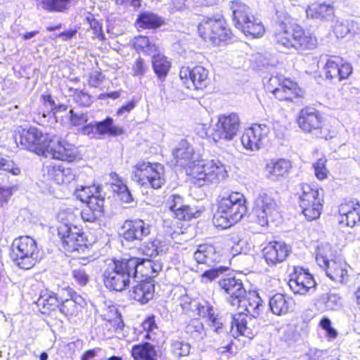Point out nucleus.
Instances as JSON below:
<instances>
[{
  "instance_id": "nucleus-35",
  "label": "nucleus",
  "mask_w": 360,
  "mask_h": 360,
  "mask_svg": "<svg viewBox=\"0 0 360 360\" xmlns=\"http://www.w3.org/2000/svg\"><path fill=\"white\" fill-rule=\"evenodd\" d=\"M165 23V20L149 11H144L139 15L136 19V24L145 29H156Z\"/></svg>"
},
{
  "instance_id": "nucleus-44",
  "label": "nucleus",
  "mask_w": 360,
  "mask_h": 360,
  "mask_svg": "<svg viewBox=\"0 0 360 360\" xmlns=\"http://www.w3.org/2000/svg\"><path fill=\"white\" fill-rule=\"evenodd\" d=\"M143 52L148 56L156 53L157 49L152 41L146 36H136V52Z\"/></svg>"
},
{
  "instance_id": "nucleus-25",
  "label": "nucleus",
  "mask_w": 360,
  "mask_h": 360,
  "mask_svg": "<svg viewBox=\"0 0 360 360\" xmlns=\"http://www.w3.org/2000/svg\"><path fill=\"white\" fill-rule=\"evenodd\" d=\"M193 259L198 264L213 266L221 260V255L211 244L199 245L193 253Z\"/></svg>"
},
{
  "instance_id": "nucleus-23",
  "label": "nucleus",
  "mask_w": 360,
  "mask_h": 360,
  "mask_svg": "<svg viewBox=\"0 0 360 360\" xmlns=\"http://www.w3.org/2000/svg\"><path fill=\"white\" fill-rule=\"evenodd\" d=\"M290 252V248L285 243L274 241L263 249V255L266 263L272 266L283 262Z\"/></svg>"
},
{
  "instance_id": "nucleus-47",
  "label": "nucleus",
  "mask_w": 360,
  "mask_h": 360,
  "mask_svg": "<svg viewBox=\"0 0 360 360\" xmlns=\"http://www.w3.org/2000/svg\"><path fill=\"white\" fill-rule=\"evenodd\" d=\"M191 345L180 339L171 340V351L176 357L186 356L189 354Z\"/></svg>"
},
{
  "instance_id": "nucleus-43",
  "label": "nucleus",
  "mask_w": 360,
  "mask_h": 360,
  "mask_svg": "<svg viewBox=\"0 0 360 360\" xmlns=\"http://www.w3.org/2000/svg\"><path fill=\"white\" fill-rule=\"evenodd\" d=\"M136 360H158L154 346L148 342L136 345Z\"/></svg>"
},
{
  "instance_id": "nucleus-4",
  "label": "nucleus",
  "mask_w": 360,
  "mask_h": 360,
  "mask_svg": "<svg viewBox=\"0 0 360 360\" xmlns=\"http://www.w3.org/2000/svg\"><path fill=\"white\" fill-rule=\"evenodd\" d=\"M236 306H238L239 311L231 315V328L236 327L238 334L252 338L255 331L250 322L262 310L263 300L258 294H250L248 297L247 295L243 297Z\"/></svg>"
},
{
  "instance_id": "nucleus-59",
  "label": "nucleus",
  "mask_w": 360,
  "mask_h": 360,
  "mask_svg": "<svg viewBox=\"0 0 360 360\" xmlns=\"http://www.w3.org/2000/svg\"><path fill=\"white\" fill-rule=\"evenodd\" d=\"M74 100L76 103L82 106H89L91 103V96L83 91L75 92L74 94Z\"/></svg>"
},
{
  "instance_id": "nucleus-36",
  "label": "nucleus",
  "mask_w": 360,
  "mask_h": 360,
  "mask_svg": "<svg viewBox=\"0 0 360 360\" xmlns=\"http://www.w3.org/2000/svg\"><path fill=\"white\" fill-rule=\"evenodd\" d=\"M151 63L153 70L158 77L160 80H164L171 68L170 62L165 56L154 53L152 55Z\"/></svg>"
},
{
  "instance_id": "nucleus-16",
  "label": "nucleus",
  "mask_w": 360,
  "mask_h": 360,
  "mask_svg": "<svg viewBox=\"0 0 360 360\" xmlns=\"http://www.w3.org/2000/svg\"><path fill=\"white\" fill-rule=\"evenodd\" d=\"M49 143L46 153L54 159L71 162L79 158L77 148L60 136H51Z\"/></svg>"
},
{
  "instance_id": "nucleus-56",
  "label": "nucleus",
  "mask_w": 360,
  "mask_h": 360,
  "mask_svg": "<svg viewBox=\"0 0 360 360\" xmlns=\"http://www.w3.org/2000/svg\"><path fill=\"white\" fill-rule=\"evenodd\" d=\"M49 175L58 184H64L62 165H53L48 167Z\"/></svg>"
},
{
  "instance_id": "nucleus-52",
  "label": "nucleus",
  "mask_w": 360,
  "mask_h": 360,
  "mask_svg": "<svg viewBox=\"0 0 360 360\" xmlns=\"http://www.w3.org/2000/svg\"><path fill=\"white\" fill-rule=\"evenodd\" d=\"M349 32V22L347 20H336L333 32L338 38L345 37Z\"/></svg>"
},
{
  "instance_id": "nucleus-10",
  "label": "nucleus",
  "mask_w": 360,
  "mask_h": 360,
  "mask_svg": "<svg viewBox=\"0 0 360 360\" xmlns=\"http://www.w3.org/2000/svg\"><path fill=\"white\" fill-rule=\"evenodd\" d=\"M58 236L62 242V247L73 257H80L90 252L84 233H80L76 226H70L68 224H61L58 227Z\"/></svg>"
},
{
  "instance_id": "nucleus-53",
  "label": "nucleus",
  "mask_w": 360,
  "mask_h": 360,
  "mask_svg": "<svg viewBox=\"0 0 360 360\" xmlns=\"http://www.w3.org/2000/svg\"><path fill=\"white\" fill-rule=\"evenodd\" d=\"M356 205H359V202L351 200L342 203L339 207V214L340 216V223H345V219L349 214V212L354 210Z\"/></svg>"
},
{
  "instance_id": "nucleus-7",
  "label": "nucleus",
  "mask_w": 360,
  "mask_h": 360,
  "mask_svg": "<svg viewBox=\"0 0 360 360\" xmlns=\"http://www.w3.org/2000/svg\"><path fill=\"white\" fill-rule=\"evenodd\" d=\"M11 249V258L22 269H31L40 259L37 242L30 236H25L15 238Z\"/></svg>"
},
{
  "instance_id": "nucleus-42",
  "label": "nucleus",
  "mask_w": 360,
  "mask_h": 360,
  "mask_svg": "<svg viewBox=\"0 0 360 360\" xmlns=\"http://www.w3.org/2000/svg\"><path fill=\"white\" fill-rule=\"evenodd\" d=\"M154 295V285L150 282H145L136 285V301L145 304L152 300Z\"/></svg>"
},
{
  "instance_id": "nucleus-60",
  "label": "nucleus",
  "mask_w": 360,
  "mask_h": 360,
  "mask_svg": "<svg viewBox=\"0 0 360 360\" xmlns=\"http://www.w3.org/2000/svg\"><path fill=\"white\" fill-rule=\"evenodd\" d=\"M104 78L105 77L101 71H92L89 75V84L92 87H98L102 84Z\"/></svg>"
},
{
  "instance_id": "nucleus-9",
  "label": "nucleus",
  "mask_w": 360,
  "mask_h": 360,
  "mask_svg": "<svg viewBox=\"0 0 360 360\" xmlns=\"http://www.w3.org/2000/svg\"><path fill=\"white\" fill-rule=\"evenodd\" d=\"M299 196V206L309 221L319 217L323 210V191L316 186L300 184L297 192Z\"/></svg>"
},
{
  "instance_id": "nucleus-45",
  "label": "nucleus",
  "mask_w": 360,
  "mask_h": 360,
  "mask_svg": "<svg viewBox=\"0 0 360 360\" xmlns=\"http://www.w3.org/2000/svg\"><path fill=\"white\" fill-rule=\"evenodd\" d=\"M141 328L142 330L137 335L136 340H139L141 336H143L144 340H152V333L154 329L158 328L154 315L148 316L141 324Z\"/></svg>"
},
{
  "instance_id": "nucleus-57",
  "label": "nucleus",
  "mask_w": 360,
  "mask_h": 360,
  "mask_svg": "<svg viewBox=\"0 0 360 360\" xmlns=\"http://www.w3.org/2000/svg\"><path fill=\"white\" fill-rule=\"evenodd\" d=\"M70 120L74 126H81L86 124L89 120V116L86 113H76L73 110H70Z\"/></svg>"
},
{
  "instance_id": "nucleus-2",
  "label": "nucleus",
  "mask_w": 360,
  "mask_h": 360,
  "mask_svg": "<svg viewBox=\"0 0 360 360\" xmlns=\"http://www.w3.org/2000/svg\"><path fill=\"white\" fill-rule=\"evenodd\" d=\"M217 210L214 215L216 226L226 229L239 221L247 212L244 195L232 192L219 196Z\"/></svg>"
},
{
  "instance_id": "nucleus-5",
  "label": "nucleus",
  "mask_w": 360,
  "mask_h": 360,
  "mask_svg": "<svg viewBox=\"0 0 360 360\" xmlns=\"http://www.w3.org/2000/svg\"><path fill=\"white\" fill-rule=\"evenodd\" d=\"M274 40L278 48H294L298 51L313 49L317 45L314 35L305 32L299 25L292 27L285 22L278 25L274 34Z\"/></svg>"
},
{
  "instance_id": "nucleus-22",
  "label": "nucleus",
  "mask_w": 360,
  "mask_h": 360,
  "mask_svg": "<svg viewBox=\"0 0 360 360\" xmlns=\"http://www.w3.org/2000/svg\"><path fill=\"white\" fill-rule=\"evenodd\" d=\"M274 96L281 101L298 103L303 97V91L297 86L295 82L290 79L282 80L279 86L272 89Z\"/></svg>"
},
{
  "instance_id": "nucleus-54",
  "label": "nucleus",
  "mask_w": 360,
  "mask_h": 360,
  "mask_svg": "<svg viewBox=\"0 0 360 360\" xmlns=\"http://www.w3.org/2000/svg\"><path fill=\"white\" fill-rule=\"evenodd\" d=\"M346 226L353 227L360 223V204L356 205L345 219Z\"/></svg>"
},
{
  "instance_id": "nucleus-28",
  "label": "nucleus",
  "mask_w": 360,
  "mask_h": 360,
  "mask_svg": "<svg viewBox=\"0 0 360 360\" xmlns=\"http://www.w3.org/2000/svg\"><path fill=\"white\" fill-rule=\"evenodd\" d=\"M269 304L273 314L281 316L293 311L295 302L290 297L277 293L269 299Z\"/></svg>"
},
{
  "instance_id": "nucleus-29",
  "label": "nucleus",
  "mask_w": 360,
  "mask_h": 360,
  "mask_svg": "<svg viewBox=\"0 0 360 360\" xmlns=\"http://www.w3.org/2000/svg\"><path fill=\"white\" fill-rule=\"evenodd\" d=\"M314 306L321 312L336 311L341 308V297L336 293H323L315 300Z\"/></svg>"
},
{
  "instance_id": "nucleus-13",
  "label": "nucleus",
  "mask_w": 360,
  "mask_h": 360,
  "mask_svg": "<svg viewBox=\"0 0 360 360\" xmlns=\"http://www.w3.org/2000/svg\"><path fill=\"white\" fill-rule=\"evenodd\" d=\"M51 135L43 134L36 127L23 129L20 136V143L22 147L37 155H46Z\"/></svg>"
},
{
  "instance_id": "nucleus-49",
  "label": "nucleus",
  "mask_w": 360,
  "mask_h": 360,
  "mask_svg": "<svg viewBox=\"0 0 360 360\" xmlns=\"http://www.w3.org/2000/svg\"><path fill=\"white\" fill-rule=\"evenodd\" d=\"M228 269L225 266L212 267L204 271L201 275V281L202 283L212 282L221 274L226 271Z\"/></svg>"
},
{
  "instance_id": "nucleus-26",
  "label": "nucleus",
  "mask_w": 360,
  "mask_h": 360,
  "mask_svg": "<svg viewBox=\"0 0 360 360\" xmlns=\"http://www.w3.org/2000/svg\"><path fill=\"white\" fill-rule=\"evenodd\" d=\"M196 309L200 316L207 318L210 323V326L214 328L217 333H221L223 328L224 323L221 317H219L216 312L217 309L207 301L199 302L196 306Z\"/></svg>"
},
{
  "instance_id": "nucleus-30",
  "label": "nucleus",
  "mask_w": 360,
  "mask_h": 360,
  "mask_svg": "<svg viewBox=\"0 0 360 360\" xmlns=\"http://www.w3.org/2000/svg\"><path fill=\"white\" fill-rule=\"evenodd\" d=\"M103 206L104 199L92 198L81 212L82 219L84 221L94 222L102 216Z\"/></svg>"
},
{
  "instance_id": "nucleus-20",
  "label": "nucleus",
  "mask_w": 360,
  "mask_h": 360,
  "mask_svg": "<svg viewBox=\"0 0 360 360\" xmlns=\"http://www.w3.org/2000/svg\"><path fill=\"white\" fill-rule=\"evenodd\" d=\"M219 285L228 295L227 302L232 306H236L243 297L247 295V291L240 279L235 277H227L219 281Z\"/></svg>"
},
{
  "instance_id": "nucleus-17",
  "label": "nucleus",
  "mask_w": 360,
  "mask_h": 360,
  "mask_svg": "<svg viewBox=\"0 0 360 360\" xmlns=\"http://www.w3.org/2000/svg\"><path fill=\"white\" fill-rule=\"evenodd\" d=\"M239 127L240 120L237 114L221 115L214 129L213 139L216 142L231 141L237 135Z\"/></svg>"
},
{
  "instance_id": "nucleus-64",
  "label": "nucleus",
  "mask_w": 360,
  "mask_h": 360,
  "mask_svg": "<svg viewBox=\"0 0 360 360\" xmlns=\"http://www.w3.org/2000/svg\"><path fill=\"white\" fill-rule=\"evenodd\" d=\"M82 132L84 135L89 136L91 138L96 137V135L98 134L96 122L84 126L82 128Z\"/></svg>"
},
{
  "instance_id": "nucleus-3",
  "label": "nucleus",
  "mask_w": 360,
  "mask_h": 360,
  "mask_svg": "<svg viewBox=\"0 0 360 360\" xmlns=\"http://www.w3.org/2000/svg\"><path fill=\"white\" fill-rule=\"evenodd\" d=\"M130 277L135 278L134 258L105 260L103 281L106 288L121 292L129 286Z\"/></svg>"
},
{
  "instance_id": "nucleus-32",
  "label": "nucleus",
  "mask_w": 360,
  "mask_h": 360,
  "mask_svg": "<svg viewBox=\"0 0 360 360\" xmlns=\"http://www.w3.org/2000/svg\"><path fill=\"white\" fill-rule=\"evenodd\" d=\"M73 0H36L38 9L49 13H63L68 11Z\"/></svg>"
},
{
  "instance_id": "nucleus-55",
  "label": "nucleus",
  "mask_w": 360,
  "mask_h": 360,
  "mask_svg": "<svg viewBox=\"0 0 360 360\" xmlns=\"http://www.w3.org/2000/svg\"><path fill=\"white\" fill-rule=\"evenodd\" d=\"M150 233V225L142 219H136V240H142Z\"/></svg>"
},
{
  "instance_id": "nucleus-24",
  "label": "nucleus",
  "mask_w": 360,
  "mask_h": 360,
  "mask_svg": "<svg viewBox=\"0 0 360 360\" xmlns=\"http://www.w3.org/2000/svg\"><path fill=\"white\" fill-rule=\"evenodd\" d=\"M292 168L291 162L284 158L270 160L265 167L266 176L271 181L286 178Z\"/></svg>"
},
{
  "instance_id": "nucleus-1",
  "label": "nucleus",
  "mask_w": 360,
  "mask_h": 360,
  "mask_svg": "<svg viewBox=\"0 0 360 360\" xmlns=\"http://www.w3.org/2000/svg\"><path fill=\"white\" fill-rule=\"evenodd\" d=\"M173 155L180 165L188 167L187 172L192 176V182L198 187L217 184L227 176L226 169L218 160H193L194 150L185 139H181L174 148Z\"/></svg>"
},
{
  "instance_id": "nucleus-27",
  "label": "nucleus",
  "mask_w": 360,
  "mask_h": 360,
  "mask_svg": "<svg viewBox=\"0 0 360 360\" xmlns=\"http://www.w3.org/2000/svg\"><path fill=\"white\" fill-rule=\"evenodd\" d=\"M167 205L179 220L189 221L194 217L192 209L189 206L184 205L183 198L179 195H170L167 200Z\"/></svg>"
},
{
  "instance_id": "nucleus-31",
  "label": "nucleus",
  "mask_w": 360,
  "mask_h": 360,
  "mask_svg": "<svg viewBox=\"0 0 360 360\" xmlns=\"http://www.w3.org/2000/svg\"><path fill=\"white\" fill-rule=\"evenodd\" d=\"M307 15L311 19L329 20L334 13L333 7L325 3H314L308 6L306 10Z\"/></svg>"
},
{
  "instance_id": "nucleus-61",
  "label": "nucleus",
  "mask_w": 360,
  "mask_h": 360,
  "mask_svg": "<svg viewBox=\"0 0 360 360\" xmlns=\"http://www.w3.org/2000/svg\"><path fill=\"white\" fill-rule=\"evenodd\" d=\"M72 275L76 282L82 286L85 285L89 281V276L84 269H74L72 272Z\"/></svg>"
},
{
  "instance_id": "nucleus-62",
  "label": "nucleus",
  "mask_w": 360,
  "mask_h": 360,
  "mask_svg": "<svg viewBox=\"0 0 360 360\" xmlns=\"http://www.w3.org/2000/svg\"><path fill=\"white\" fill-rule=\"evenodd\" d=\"M13 187H0V207L6 204L13 195Z\"/></svg>"
},
{
  "instance_id": "nucleus-50",
  "label": "nucleus",
  "mask_w": 360,
  "mask_h": 360,
  "mask_svg": "<svg viewBox=\"0 0 360 360\" xmlns=\"http://www.w3.org/2000/svg\"><path fill=\"white\" fill-rule=\"evenodd\" d=\"M86 20L89 22L90 28L93 30L94 37L100 41L105 40V37L102 29V23L96 20L93 15L87 16Z\"/></svg>"
},
{
  "instance_id": "nucleus-18",
  "label": "nucleus",
  "mask_w": 360,
  "mask_h": 360,
  "mask_svg": "<svg viewBox=\"0 0 360 360\" xmlns=\"http://www.w3.org/2000/svg\"><path fill=\"white\" fill-rule=\"evenodd\" d=\"M208 70L201 65L193 68L182 67L179 71V77L184 84L189 89H203L210 84Z\"/></svg>"
},
{
  "instance_id": "nucleus-58",
  "label": "nucleus",
  "mask_w": 360,
  "mask_h": 360,
  "mask_svg": "<svg viewBox=\"0 0 360 360\" xmlns=\"http://www.w3.org/2000/svg\"><path fill=\"white\" fill-rule=\"evenodd\" d=\"M0 169L11 173L13 175H19L20 174V168L15 167L13 162H9L2 157H0Z\"/></svg>"
},
{
  "instance_id": "nucleus-11",
  "label": "nucleus",
  "mask_w": 360,
  "mask_h": 360,
  "mask_svg": "<svg viewBox=\"0 0 360 360\" xmlns=\"http://www.w3.org/2000/svg\"><path fill=\"white\" fill-rule=\"evenodd\" d=\"M163 167L160 164L141 162L136 164V182L141 187L150 186L158 189L165 184Z\"/></svg>"
},
{
  "instance_id": "nucleus-12",
  "label": "nucleus",
  "mask_w": 360,
  "mask_h": 360,
  "mask_svg": "<svg viewBox=\"0 0 360 360\" xmlns=\"http://www.w3.org/2000/svg\"><path fill=\"white\" fill-rule=\"evenodd\" d=\"M299 127L304 132L313 134L318 138L327 139V130L323 128V117L320 112L312 108L300 110L297 117Z\"/></svg>"
},
{
  "instance_id": "nucleus-46",
  "label": "nucleus",
  "mask_w": 360,
  "mask_h": 360,
  "mask_svg": "<svg viewBox=\"0 0 360 360\" xmlns=\"http://www.w3.org/2000/svg\"><path fill=\"white\" fill-rule=\"evenodd\" d=\"M58 311L67 319H70L76 316L78 314L79 309L77 305L69 298L63 300H60Z\"/></svg>"
},
{
  "instance_id": "nucleus-63",
  "label": "nucleus",
  "mask_w": 360,
  "mask_h": 360,
  "mask_svg": "<svg viewBox=\"0 0 360 360\" xmlns=\"http://www.w3.org/2000/svg\"><path fill=\"white\" fill-rule=\"evenodd\" d=\"M67 290L70 295L69 299L71 300L77 305V308L78 309H79V307L85 304V300L82 296L78 295L76 292H75L72 289L70 288H68Z\"/></svg>"
},
{
  "instance_id": "nucleus-34",
  "label": "nucleus",
  "mask_w": 360,
  "mask_h": 360,
  "mask_svg": "<svg viewBox=\"0 0 360 360\" xmlns=\"http://www.w3.org/2000/svg\"><path fill=\"white\" fill-rule=\"evenodd\" d=\"M60 302V299L56 296V294L51 292L41 295L36 304L41 312L45 314L58 309Z\"/></svg>"
},
{
  "instance_id": "nucleus-19",
  "label": "nucleus",
  "mask_w": 360,
  "mask_h": 360,
  "mask_svg": "<svg viewBox=\"0 0 360 360\" xmlns=\"http://www.w3.org/2000/svg\"><path fill=\"white\" fill-rule=\"evenodd\" d=\"M270 132V128L265 124H253L247 129L241 136V143L245 148L255 151L264 144Z\"/></svg>"
},
{
  "instance_id": "nucleus-37",
  "label": "nucleus",
  "mask_w": 360,
  "mask_h": 360,
  "mask_svg": "<svg viewBox=\"0 0 360 360\" xmlns=\"http://www.w3.org/2000/svg\"><path fill=\"white\" fill-rule=\"evenodd\" d=\"M97 132L100 136L109 134L110 136H118L123 133L122 128L114 124L113 119L108 117L101 122H96Z\"/></svg>"
},
{
  "instance_id": "nucleus-38",
  "label": "nucleus",
  "mask_w": 360,
  "mask_h": 360,
  "mask_svg": "<svg viewBox=\"0 0 360 360\" xmlns=\"http://www.w3.org/2000/svg\"><path fill=\"white\" fill-rule=\"evenodd\" d=\"M75 192L77 198L86 204H88V202H89L92 198L105 200V198L101 194V188L100 186L91 187L80 186V188L77 187Z\"/></svg>"
},
{
  "instance_id": "nucleus-6",
  "label": "nucleus",
  "mask_w": 360,
  "mask_h": 360,
  "mask_svg": "<svg viewBox=\"0 0 360 360\" xmlns=\"http://www.w3.org/2000/svg\"><path fill=\"white\" fill-rule=\"evenodd\" d=\"M198 31L205 41L215 46L227 44L232 38V32L222 16L204 17L198 24Z\"/></svg>"
},
{
  "instance_id": "nucleus-14",
  "label": "nucleus",
  "mask_w": 360,
  "mask_h": 360,
  "mask_svg": "<svg viewBox=\"0 0 360 360\" xmlns=\"http://www.w3.org/2000/svg\"><path fill=\"white\" fill-rule=\"evenodd\" d=\"M278 210V204L272 191L262 190L255 199V222L262 226L268 225L269 219Z\"/></svg>"
},
{
  "instance_id": "nucleus-48",
  "label": "nucleus",
  "mask_w": 360,
  "mask_h": 360,
  "mask_svg": "<svg viewBox=\"0 0 360 360\" xmlns=\"http://www.w3.org/2000/svg\"><path fill=\"white\" fill-rule=\"evenodd\" d=\"M138 251L148 257V258L141 259L136 257V268L138 266L143 264L145 262H150L149 257H155L158 254L157 247L153 242L148 243L147 245L139 248Z\"/></svg>"
},
{
  "instance_id": "nucleus-40",
  "label": "nucleus",
  "mask_w": 360,
  "mask_h": 360,
  "mask_svg": "<svg viewBox=\"0 0 360 360\" xmlns=\"http://www.w3.org/2000/svg\"><path fill=\"white\" fill-rule=\"evenodd\" d=\"M120 235L122 236V245L127 248H133L131 245L135 240V223L133 220H126L120 230Z\"/></svg>"
},
{
  "instance_id": "nucleus-15",
  "label": "nucleus",
  "mask_w": 360,
  "mask_h": 360,
  "mask_svg": "<svg viewBox=\"0 0 360 360\" xmlns=\"http://www.w3.org/2000/svg\"><path fill=\"white\" fill-rule=\"evenodd\" d=\"M288 285L294 294L306 295L315 292L316 283L308 269L297 266L290 274Z\"/></svg>"
},
{
  "instance_id": "nucleus-21",
  "label": "nucleus",
  "mask_w": 360,
  "mask_h": 360,
  "mask_svg": "<svg viewBox=\"0 0 360 360\" xmlns=\"http://www.w3.org/2000/svg\"><path fill=\"white\" fill-rule=\"evenodd\" d=\"M352 66L350 63L343 62L341 58H334L327 60L323 72L328 79H337L338 81L347 79L352 73Z\"/></svg>"
},
{
  "instance_id": "nucleus-41",
  "label": "nucleus",
  "mask_w": 360,
  "mask_h": 360,
  "mask_svg": "<svg viewBox=\"0 0 360 360\" xmlns=\"http://www.w3.org/2000/svg\"><path fill=\"white\" fill-rule=\"evenodd\" d=\"M110 176L112 179L111 188L113 192L117 193L120 195L121 200L125 202H130L132 200L131 195L127 186L122 183L116 173H111Z\"/></svg>"
},
{
  "instance_id": "nucleus-33",
  "label": "nucleus",
  "mask_w": 360,
  "mask_h": 360,
  "mask_svg": "<svg viewBox=\"0 0 360 360\" xmlns=\"http://www.w3.org/2000/svg\"><path fill=\"white\" fill-rule=\"evenodd\" d=\"M326 273L332 281L337 283H343L347 274L346 263L340 259H330Z\"/></svg>"
},
{
  "instance_id": "nucleus-8",
  "label": "nucleus",
  "mask_w": 360,
  "mask_h": 360,
  "mask_svg": "<svg viewBox=\"0 0 360 360\" xmlns=\"http://www.w3.org/2000/svg\"><path fill=\"white\" fill-rule=\"evenodd\" d=\"M231 8L235 27L245 36L256 38L263 35L264 27L261 20L251 13L248 6L240 1H233Z\"/></svg>"
},
{
  "instance_id": "nucleus-39",
  "label": "nucleus",
  "mask_w": 360,
  "mask_h": 360,
  "mask_svg": "<svg viewBox=\"0 0 360 360\" xmlns=\"http://www.w3.org/2000/svg\"><path fill=\"white\" fill-rule=\"evenodd\" d=\"M185 333L192 339L198 341L206 336L204 325L198 319H191L185 327Z\"/></svg>"
},
{
  "instance_id": "nucleus-51",
  "label": "nucleus",
  "mask_w": 360,
  "mask_h": 360,
  "mask_svg": "<svg viewBox=\"0 0 360 360\" xmlns=\"http://www.w3.org/2000/svg\"><path fill=\"white\" fill-rule=\"evenodd\" d=\"M326 162L325 158H321L313 164L315 176L319 180H323L328 176V170L326 167Z\"/></svg>"
}]
</instances>
